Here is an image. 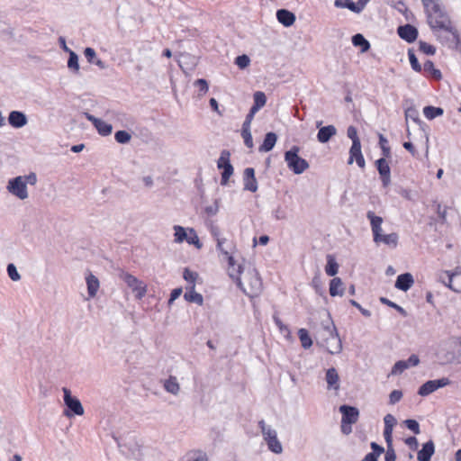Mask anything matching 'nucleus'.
I'll return each mask as SVG.
<instances>
[{
	"instance_id": "1",
	"label": "nucleus",
	"mask_w": 461,
	"mask_h": 461,
	"mask_svg": "<svg viewBox=\"0 0 461 461\" xmlns=\"http://www.w3.org/2000/svg\"><path fill=\"white\" fill-rule=\"evenodd\" d=\"M422 3L427 13L428 23L431 29L438 30L452 24L438 0H422Z\"/></svg>"
},
{
	"instance_id": "2",
	"label": "nucleus",
	"mask_w": 461,
	"mask_h": 461,
	"mask_svg": "<svg viewBox=\"0 0 461 461\" xmlns=\"http://www.w3.org/2000/svg\"><path fill=\"white\" fill-rule=\"evenodd\" d=\"M237 285L245 294L253 298L260 294L263 289L261 278L255 268H249L243 278L237 277Z\"/></svg>"
},
{
	"instance_id": "3",
	"label": "nucleus",
	"mask_w": 461,
	"mask_h": 461,
	"mask_svg": "<svg viewBox=\"0 0 461 461\" xmlns=\"http://www.w3.org/2000/svg\"><path fill=\"white\" fill-rule=\"evenodd\" d=\"M36 183L37 176L32 172L25 176H18L9 179L6 189L12 195L20 200H25L29 196L27 185H34Z\"/></svg>"
},
{
	"instance_id": "4",
	"label": "nucleus",
	"mask_w": 461,
	"mask_h": 461,
	"mask_svg": "<svg viewBox=\"0 0 461 461\" xmlns=\"http://www.w3.org/2000/svg\"><path fill=\"white\" fill-rule=\"evenodd\" d=\"M322 346L326 347L329 353L339 354L342 350L341 340L336 331L335 325L331 322L323 326L320 332Z\"/></svg>"
},
{
	"instance_id": "5",
	"label": "nucleus",
	"mask_w": 461,
	"mask_h": 461,
	"mask_svg": "<svg viewBox=\"0 0 461 461\" xmlns=\"http://www.w3.org/2000/svg\"><path fill=\"white\" fill-rule=\"evenodd\" d=\"M258 428L268 450L276 455L281 454L283 452V446L277 438V431L270 425H267L264 420L258 421Z\"/></svg>"
},
{
	"instance_id": "6",
	"label": "nucleus",
	"mask_w": 461,
	"mask_h": 461,
	"mask_svg": "<svg viewBox=\"0 0 461 461\" xmlns=\"http://www.w3.org/2000/svg\"><path fill=\"white\" fill-rule=\"evenodd\" d=\"M121 452L132 458L140 461L143 457L142 447L133 435H128L118 443Z\"/></svg>"
},
{
	"instance_id": "7",
	"label": "nucleus",
	"mask_w": 461,
	"mask_h": 461,
	"mask_svg": "<svg viewBox=\"0 0 461 461\" xmlns=\"http://www.w3.org/2000/svg\"><path fill=\"white\" fill-rule=\"evenodd\" d=\"M299 151L300 148L298 146H293L291 149L285 153V161L288 168L296 175L303 173L309 167V163L299 157Z\"/></svg>"
},
{
	"instance_id": "8",
	"label": "nucleus",
	"mask_w": 461,
	"mask_h": 461,
	"mask_svg": "<svg viewBox=\"0 0 461 461\" xmlns=\"http://www.w3.org/2000/svg\"><path fill=\"white\" fill-rule=\"evenodd\" d=\"M62 391L64 393V402L68 409L64 411V415L67 417H71L73 415H83L84 408L80 401L77 397L71 395L69 389L63 387Z\"/></svg>"
},
{
	"instance_id": "9",
	"label": "nucleus",
	"mask_w": 461,
	"mask_h": 461,
	"mask_svg": "<svg viewBox=\"0 0 461 461\" xmlns=\"http://www.w3.org/2000/svg\"><path fill=\"white\" fill-rule=\"evenodd\" d=\"M436 31L438 32V38L443 44L447 45L450 49L457 48L459 44V36L457 31L452 26V24Z\"/></svg>"
},
{
	"instance_id": "10",
	"label": "nucleus",
	"mask_w": 461,
	"mask_h": 461,
	"mask_svg": "<svg viewBox=\"0 0 461 461\" xmlns=\"http://www.w3.org/2000/svg\"><path fill=\"white\" fill-rule=\"evenodd\" d=\"M120 278L135 293L136 298L141 299L145 296L147 286L142 281L126 272H122Z\"/></svg>"
},
{
	"instance_id": "11",
	"label": "nucleus",
	"mask_w": 461,
	"mask_h": 461,
	"mask_svg": "<svg viewBox=\"0 0 461 461\" xmlns=\"http://www.w3.org/2000/svg\"><path fill=\"white\" fill-rule=\"evenodd\" d=\"M230 152L228 150H222L221 156L217 161V167L222 169L221 185H226L229 182L230 177L233 174V167L230 162Z\"/></svg>"
},
{
	"instance_id": "12",
	"label": "nucleus",
	"mask_w": 461,
	"mask_h": 461,
	"mask_svg": "<svg viewBox=\"0 0 461 461\" xmlns=\"http://www.w3.org/2000/svg\"><path fill=\"white\" fill-rule=\"evenodd\" d=\"M451 381L447 377H442L437 380H429L424 383L418 391V393L420 396H428L429 394L434 393L439 388L445 387L450 384Z\"/></svg>"
},
{
	"instance_id": "13",
	"label": "nucleus",
	"mask_w": 461,
	"mask_h": 461,
	"mask_svg": "<svg viewBox=\"0 0 461 461\" xmlns=\"http://www.w3.org/2000/svg\"><path fill=\"white\" fill-rule=\"evenodd\" d=\"M86 118L94 124L98 133L102 136H108L112 133L113 127L111 124L87 113H86Z\"/></svg>"
},
{
	"instance_id": "14",
	"label": "nucleus",
	"mask_w": 461,
	"mask_h": 461,
	"mask_svg": "<svg viewBox=\"0 0 461 461\" xmlns=\"http://www.w3.org/2000/svg\"><path fill=\"white\" fill-rule=\"evenodd\" d=\"M339 411L342 414V420L344 423L354 424L357 421L359 417V411L356 407L348 405H341Z\"/></svg>"
},
{
	"instance_id": "15",
	"label": "nucleus",
	"mask_w": 461,
	"mask_h": 461,
	"mask_svg": "<svg viewBox=\"0 0 461 461\" xmlns=\"http://www.w3.org/2000/svg\"><path fill=\"white\" fill-rule=\"evenodd\" d=\"M354 159L356 160L357 166L361 168L365 167V158L361 152V142L356 141L352 142V146L349 149V158L348 164H352Z\"/></svg>"
},
{
	"instance_id": "16",
	"label": "nucleus",
	"mask_w": 461,
	"mask_h": 461,
	"mask_svg": "<svg viewBox=\"0 0 461 461\" xmlns=\"http://www.w3.org/2000/svg\"><path fill=\"white\" fill-rule=\"evenodd\" d=\"M385 158H381L376 160L377 170L381 176L384 186H387L391 182L390 167Z\"/></svg>"
},
{
	"instance_id": "17",
	"label": "nucleus",
	"mask_w": 461,
	"mask_h": 461,
	"mask_svg": "<svg viewBox=\"0 0 461 461\" xmlns=\"http://www.w3.org/2000/svg\"><path fill=\"white\" fill-rule=\"evenodd\" d=\"M244 189L256 192L258 190V182L255 177V170L252 167H247L243 174Z\"/></svg>"
},
{
	"instance_id": "18",
	"label": "nucleus",
	"mask_w": 461,
	"mask_h": 461,
	"mask_svg": "<svg viewBox=\"0 0 461 461\" xmlns=\"http://www.w3.org/2000/svg\"><path fill=\"white\" fill-rule=\"evenodd\" d=\"M8 122L14 128H22L28 123L25 113L20 111H12L8 115Z\"/></svg>"
},
{
	"instance_id": "19",
	"label": "nucleus",
	"mask_w": 461,
	"mask_h": 461,
	"mask_svg": "<svg viewBox=\"0 0 461 461\" xmlns=\"http://www.w3.org/2000/svg\"><path fill=\"white\" fill-rule=\"evenodd\" d=\"M398 34L402 40H405L408 42H412L417 39L418 31L414 26L405 24L403 26H399Z\"/></svg>"
},
{
	"instance_id": "20",
	"label": "nucleus",
	"mask_w": 461,
	"mask_h": 461,
	"mask_svg": "<svg viewBox=\"0 0 461 461\" xmlns=\"http://www.w3.org/2000/svg\"><path fill=\"white\" fill-rule=\"evenodd\" d=\"M384 438L386 443H390V441H393V427L396 425L397 421L393 415L386 414L384 418Z\"/></svg>"
},
{
	"instance_id": "21",
	"label": "nucleus",
	"mask_w": 461,
	"mask_h": 461,
	"mask_svg": "<svg viewBox=\"0 0 461 461\" xmlns=\"http://www.w3.org/2000/svg\"><path fill=\"white\" fill-rule=\"evenodd\" d=\"M414 284V279L411 274L405 273L397 276L395 287L403 292L408 291Z\"/></svg>"
},
{
	"instance_id": "22",
	"label": "nucleus",
	"mask_w": 461,
	"mask_h": 461,
	"mask_svg": "<svg viewBox=\"0 0 461 461\" xmlns=\"http://www.w3.org/2000/svg\"><path fill=\"white\" fill-rule=\"evenodd\" d=\"M325 380L329 390L338 391L339 389V376L334 367H330L326 371Z\"/></svg>"
},
{
	"instance_id": "23",
	"label": "nucleus",
	"mask_w": 461,
	"mask_h": 461,
	"mask_svg": "<svg viewBox=\"0 0 461 461\" xmlns=\"http://www.w3.org/2000/svg\"><path fill=\"white\" fill-rule=\"evenodd\" d=\"M435 452V446L432 440H429L422 445V448L417 454L419 461H430L431 456Z\"/></svg>"
},
{
	"instance_id": "24",
	"label": "nucleus",
	"mask_w": 461,
	"mask_h": 461,
	"mask_svg": "<svg viewBox=\"0 0 461 461\" xmlns=\"http://www.w3.org/2000/svg\"><path fill=\"white\" fill-rule=\"evenodd\" d=\"M336 134L337 129L333 125L321 127L317 133V140L321 143H326Z\"/></svg>"
},
{
	"instance_id": "25",
	"label": "nucleus",
	"mask_w": 461,
	"mask_h": 461,
	"mask_svg": "<svg viewBox=\"0 0 461 461\" xmlns=\"http://www.w3.org/2000/svg\"><path fill=\"white\" fill-rule=\"evenodd\" d=\"M450 348L452 351L450 353V357H447V360L461 364V339H453L450 343Z\"/></svg>"
},
{
	"instance_id": "26",
	"label": "nucleus",
	"mask_w": 461,
	"mask_h": 461,
	"mask_svg": "<svg viewBox=\"0 0 461 461\" xmlns=\"http://www.w3.org/2000/svg\"><path fill=\"white\" fill-rule=\"evenodd\" d=\"M375 243H384L389 247L395 248L398 244V235L395 232L390 234L378 233V237H374Z\"/></svg>"
},
{
	"instance_id": "27",
	"label": "nucleus",
	"mask_w": 461,
	"mask_h": 461,
	"mask_svg": "<svg viewBox=\"0 0 461 461\" xmlns=\"http://www.w3.org/2000/svg\"><path fill=\"white\" fill-rule=\"evenodd\" d=\"M334 5L338 8H348L357 14H359L364 8L363 3L356 4L352 0H335Z\"/></svg>"
},
{
	"instance_id": "28",
	"label": "nucleus",
	"mask_w": 461,
	"mask_h": 461,
	"mask_svg": "<svg viewBox=\"0 0 461 461\" xmlns=\"http://www.w3.org/2000/svg\"><path fill=\"white\" fill-rule=\"evenodd\" d=\"M276 18L280 23L285 27L293 25L295 22V15L285 9H280L276 12Z\"/></svg>"
},
{
	"instance_id": "29",
	"label": "nucleus",
	"mask_w": 461,
	"mask_h": 461,
	"mask_svg": "<svg viewBox=\"0 0 461 461\" xmlns=\"http://www.w3.org/2000/svg\"><path fill=\"white\" fill-rule=\"evenodd\" d=\"M366 217L370 220L373 237H378V233L382 231L383 218L376 216L372 211H368Z\"/></svg>"
},
{
	"instance_id": "30",
	"label": "nucleus",
	"mask_w": 461,
	"mask_h": 461,
	"mask_svg": "<svg viewBox=\"0 0 461 461\" xmlns=\"http://www.w3.org/2000/svg\"><path fill=\"white\" fill-rule=\"evenodd\" d=\"M457 276V271H454L452 273L448 271H445L440 276L439 280L449 289L453 290L454 292H461V288L456 287L454 285V279Z\"/></svg>"
},
{
	"instance_id": "31",
	"label": "nucleus",
	"mask_w": 461,
	"mask_h": 461,
	"mask_svg": "<svg viewBox=\"0 0 461 461\" xmlns=\"http://www.w3.org/2000/svg\"><path fill=\"white\" fill-rule=\"evenodd\" d=\"M86 285H87L88 295H89V297L93 298L96 295L97 291L99 289V286H100L99 280L93 274H89L86 277Z\"/></svg>"
},
{
	"instance_id": "32",
	"label": "nucleus",
	"mask_w": 461,
	"mask_h": 461,
	"mask_svg": "<svg viewBox=\"0 0 461 461\" xmlns=\"http://www.w3.org/2000/svg\"><path fill=\"white\" fill-rule=\"evenodd\" d=\"M185 301L189 303H195L198 305H202L203 303V295L194 291V285H190L186 288V292L184 294Z\"/></svg>"
},
{
	"instance_id": "33",
	"label": "nucleus",
	"mask_w": 461,
	"mask_h": 461,
	"mask_svg": "<svg viewBox=\"0 0 461 461\" xmlns=\"http://www.w3.org/2000/svg\"><path fill=\"white\" fill-rule=\"evenodd\" d=\"M276 140H277V136L276 133H274V132L267 133L262 145L258 148V150L260 152L270 151L275 147Z\"/></svg>"
},
{
	"instance_id": "34",
	"label": "nucleus",
	"mask_w": 461,
	"mask_h": 461,
	"mask_svg": "<svg viewBox=\"0 0 461 461\" xmlns=\"http://www.w3.org/2000/svg\"><path fill=\"white\" fill-rule=\"evenodd\" d=\"M330 294L342 296L344 294L343 283L339 277H334L330 283Z\"/></svg>"
},
{
	"instance_id": "35",
	"label": "nucleus",
	"mask_w": 461,
	"mask_h": 461,
	"mask_svg": "<svg viewBox=\"0 0 461 461\" xmlns=\"http://www.w3.org/2000/svg\"><path fill=\"white\" fill-rule=\"evenodd\" d=\"M164 389L174 395L178 394L180 391V385L176 376L170 375L168 379L164 382Z\"/></svg>"
},
{
	"instance_id": "36",
	"label": "nucleus",
	"mask_w": 461,
	"mask_h": 461,
	"mask_svg": "<svg viewBox=\"0 0 461 461\" xmlns=\"http://www.w3.org/2000/svg\"><path fill=\"white\" fill-rule=\"evenodd\" d=\"M370 447L373 452L366 455L362 461H377L380 455L384 452V448L375 442H372Z\"/></svg>"
},
{
	"instance_id": "37",
	"label": "nucleus",
	"mask_w": 461,
	"mask_h": 461,
	"mask_svg": "<svg viewBox=\"0 0 461 461\" xmlns=\"http://www.w3.org/2000/svg\"><path fill=\"white\" fill-rule=\"evenodd\" d=\"M352 43L356 47H360L361 52H366L370 48L369 42L360 33H357L352 37Z\"/></svg>"
},
{
	"instance_id": "38",
	"label": "nucleus",
	"mask_w": 461,
	"mask_h": 461,
	"mask_svg": "<svg viewBox=\"0 0 461 461\" xmlns=\"http://www.w3.org/2000/svg\"><path fill=\"white\" fill-rule=\"evenodd\" d=\"M174 230V241L176 243H182L184 240L187 239L188 229H185L180 225H175L173 227Z\"/></svg>"
},
{
	"instance_id": "39",
	"label": "nucleus",
	"mask_w": 461,
	"mask_h": 461,
	"mask_svg": "<svg viewBox=\"0 0 461 461\" xmlns=\"http://www.w3.org/2000/svg\"><path fill=\"white\" fill-rule=\"evenodd\" d=\"M225 239H218V249L226 257L228 260V267H233L236 262L231 255V252L228 249H224L223 243Z\"/></svg>"
},
{
	"instance_id": "40",
	"label": "nucleus",
	"mask_w": 461,
	"mask_h": 461,
	"mask_svg": "<svg viewBox=\"0 0 461 461\" xmlns=\"http://www.w3.org/2000/svg\"><path fill=\"white\" fill-rule=\"evenodd\" d=\"M339 271V265L335 261L332 256L329 255L327 257V265L325 267V272L330 276H334Z\"/></svg>"
},
{
	"instance_id": "41",
	"label": "nucleus",
	"mask_w": 461,
	"mask_h": 461,
	"mask_svg": "<svg viewBox=\"0 0 461 461\" xmlns=\"http://www.w3.org/2000/svg\"><path fill=\"white\" fill-rule=\"evenodd\" d=\"M423 113L427 119L432 120L438 116L442 115L443 109L440 107L426 106L423 109Z\"/></svg>"
},
{
	"instance_id": "42",
	"label": "nucleus",
	"mask_w": 461,
	"mask_h": 461,
	"mask_svg": "<svg viewBox=\"0 0 461 461\" xmlns=\"http://www.w3.org/2000/svg\"><path fill=\"white\" fill-rule=\"evenodd\" d=\"M68 54V68L77 74L79 71L78 56L75 51H70Z\"/></svg>"
},
{
	"instance_id": "43",
	"label": "nucleus",
	"mask_w": 461,
	"mask_h": 461,
	"mask_svg": "<svg viewBox=\"0 0 461 461\" xmlns=\"http://www.w3.org/2000/svg\"><path fill=\"white\" fill-rule=\"evenodd\" d=\"M298 335L303 348H309L312 347V340L305 329H300L298 330Z\"/></svg>"
},
{
	"instance_id": "44",
	"label": "nucleus",
	"mask_w": 461,
	"mask_h": 461,
	"mask_svg": "<svg viewBox=\"0 0 461 461\" xmlns=\"http://www.w3.org/2000/svg\"><path fill=\"white\" fill-rule=\"evenodd\" d=\"M423 70L426 72V73H429L431 74V76L435 78V79H440L441 78V72L435 68L434 67V64L432 61L430 60H427L424 65H423Z\"/></svg>"
},
{
	"instance_id": "45",
	"label": "nucleus",
	"mask_w": 461,
	"mask_h": 461,
	"mask_svg": "<svg viewBox=\"0 0 461 461\" xmlns=\"http://www.w3.org/2000/svg\"><path fill=\"white\" fill-rule=\"evenodd\" d=\"M272 215L276 221L286 220L288 218L287 208L283 205H278L273 210Z\"/></svg>"
},
{
	"instance_id": "46",
	"label": "nucleus",
	"mask_w": 461,
	"mask_h": 461,
	"mask_svg": "<svg viewBox=\"0 0 461 461\" xmlns=\"http://www.w3.org/2000/svg\"><path fill=\"white\" fill-rule=\"evenodd\" d=\"M188 244L194 245L197 249L202 248V243L199 240V238L193 228L188 229L187 239L185 240Z\"/></svg>"
},
{
	"instance_id": "47",
	"label": "nucleus",
	"mask_w": 461,
	"mask_h": 461,
	"mask_svg": "<svg viewBox=\"0 0 461 461\" xmlns=\"http://www.w3.org/2000/svg\"><path fill=\"white\" fill-rule=\"evenodd\" d=\"M194 86H197L199 88V92H198L199 98H202L209 90L208 83L203 78H199V79L195 80L194 83Z\"/></svg>"
},
{
	"instance_id": "48",
	"label": "nucleus",
	"mask_w": 461,
	"mask_h": 461,
	"mask_svg": "<svg viewBox=\"0 0 461 461\" xmlns=\"http://www.w3.org/2000/svg\"><path fill=\"white\" fill-rule=\"evenodd\" d=\"M379 145L384 158H389L391 155V149L388 146L387 139L383 134H379Z\"/></svg>"
},
{
	"instance_id": "49",
	"label": "nucleus",
	"mask_w": 461,
	"mask_h": 461,
	"mask_svg": "<svg viewBox=\"0 0 461 461\" xmlns=\"http://www.w3.org/2000/svg\"><path fill=\"white\" fill-rule=\"evenodd\" d=\"M115 140L118 143L125 144L131 140V134L126 131H118L114 134Z\"/></svg>"
},
{
	"instance_id": "50",
	"label": "nucleus",
	"mask_w": 461,
	"mask_h": 461,
	"mask_svg": "<svg viewBox=\"0 0 461 461\" xmlns=\"http://www.w3.org/2000/svg\"><path fill=\"white\" fill-rule=\"evenodd\" d=\"M380 302L384 304H386L392 308H394L398 312H400L403 317H406L407 316V312L406 311L401 307L400 305L396 304L395 303L393 302H391L390 300H388L387 298H384V297H381L380 298Z\"/></svg>"
},
{
	"instance_id": "51",
	"label": "nucleus",
	"mask_w": 461,
	"mask_h": 461,
	"mask_svg": "<svg viewBox=\"0 0 461 461\" xmlns=\"http://www.w3.org/2000/svg\"><path fill=\"white\" fill-rule=\"evenodd\" d=\"M267 97L266 95L261 91H257L254 94V104L260 109L266 104Z\"/></svg>"
},
{
	"instance_id": "52",
	"label": "nucleus",
	"mask_w": 461,
	"mask_h": 461,
	"mask_svg": "<svg viewBox=\"0 0 461 461\" xmlns=\"http://www.w3.org/2000/svg\"><path fill=\"white\" fill-rule=\"evenodd\" d=\"M407 368L408 367L404 360L397 361L391 370V375H395L398 374H402Z\"/></svg>"
},
{
	"instance_id": "53",
	"label": "nucleus",
	"mask_w": 461,
	"mask_h": 461,
	"mask_svg": "<svg viewBox=\"0 0 461 461\" xmlns=\"http://www.w3.org/2000/svg\"><path fill=\"white\" fill-rule=\"evenodd\" d=\"M241 136L244 140V144L251 149L253 148V139L249 129H242L241 130Z\"/></svg>"
},
{
	"instance_id": "54",
	"label": "nucleus",
	"mask_w": 461,
	"mask_h": 461,
	"mask_svg": "<svg viewBox=\"0 0 461 461\" xmlns=\"http://www.w3.org/2000/svg\"><path fill=\"white\" fill-rule=\"evenodd\" d=\"M250 63V59L247 55H240L235 59V64L241 69L246 68Z\"/></svg>"
},
{
	"instance_id": "55",
	"label": "nucleus",
	"mask_w": 461,
	"mask_h": 461,
	"mask_svg": "<svg viewBox=\"0 0 461 461\" xmlns=\"http://www.w3.org/2000/svg\"><path fill=\"white\" fill-rule=\"evenodd\" d=\"M183 461H208L206 456L201 453H189L187 454Z\"/></svg>"
},
{
	"instance_id": "56",
	"label": "nucleus",
	"mask_w": 461,
	"mask_h": 461,
	"mask_svg": "<svg viewBox=\"0 0 461 461\" xmlns=\"http://www.w3.org/2000/svg\"><path fill=\"white\" fill-rule=\"evenodd\" d=\"M387 449L384 456V461H395L396 460V453L393 447V441L390 443H386Z\"/></svg>"
},
{
	"instance_id": "57",
	"label": "nucleus",
	"mask_w": 461,
	"mask_h": 461,
	"mask_svg": "<svg viewBox=\"0 0 461 461\" xmlns=\"http://www.w3.org/2000/svg\"><path fill=\"white\" fill-rule=\"evenodd\" d=\"M404 424L414 434L418 435L420 433V424L418 423L417 420L409 419V420H404Z\"/></svg>"
},
{
	"instance_id": "58",
	"label": "nucleus",
	"mask_w": 461,
	"mask_h": 461,
	"mask_svg": "<svg viewBox=\"0 0 461 461\" xmlns=\"http://www.w3.org/2000/svg\"><path fill=\"white\" fill-rule=\"evenodd\" d=\"M405 119L406 121L411 119L415 122H420V120L419 118V113L415 108H409L405 111Z\"/></svg>"
},
{
	"instance_id": "59",
	"label": "nucleus",
	"mask_w": 461,
	"mask_h": 461,
	"mask_svg": "<svg viewBox=\"0 0 461 461\" xmlns=\"http://www.w3.org/2000/svg\"><path fill=\"white\" fill-rule=\"evenodd\" d=\"M7 274L13 281H19L21 279V276L14 264L7 266Z\"/></svg>"
},
{
	"instance_id": "60",
	"label": "nucleus",
	"mask_w": 461,
	"mask_h": 461,
	"mask_svg": "<svg viewBox=\"0 0 461 461\" xmlns=\"http://www.w3.org/2000/svg\"><path fill=\"white\" fill-rule=\"evenodd\" d=\"M228 273L230 278L237 282V277L242 273V267L240 265H235L233 267H228Z\"/></svg>"
},
{
	"instance_id": "61",
	"label": "nucleus",
	"mask_w": 461,
	"mask_h": 461,
	"mask_svg": "<svg viewBox=\"0 0 461 461\" xmlns=\"http://www.w3.org/2000/svg\"><path fill=\"white\" fill-rule=\"evenodd\" d=\"M420 50L428 55H433L436 52L434 46L424 41L420 42Z\"/></svg>"
},
{
	"instance_id": "62",
	"label": "nucleus",
	"mask_w": 461,
	"mask_h": 461,
	"mask_svg": "<svg viewBox=\"0 0 461 461\" xmlns=\"http://www.w3.org/2000/svg\"><path fill=\"white\" fill-rule=\"evenodd\" d=\"M408 54H409V59H410V63H411L412 69H414L417 72H420L422 68H421L420 64L419 63L414 53L411 51H409Z\"/></svg>"
},
{
	"instance_id": "63",
	"label": "nucleus",
	"mask_w": 461,
	"mask_h": 461,
	"mask_svg": "<svg viewBox=\"0 0 461 461\" xmlns=\"http://www.w3.org/2000/svg\"><path fill=\"white\" fill-rule=\"evenodd\" d=\"M185 280L192 285H194V282L197 278V273L185 268L183 275Z\"/></svg>"
},
{
	"instance_id": "64",
	"label": "nucleus",
	"mask_w": 461,
	"mask_h": 461,
	"mask_svg": "<svg viewBox=\"0 0 461 461\" xmlns=\"http://www.w3.org/2000/svg\"><path fill=\"white\" fill-rule=\"evenodd\" d=\"M84 54L86 59L89 63H94L95 59H96V53L95 50L93 48L87 47L84 50Z\"/></svg>"
}]
</instances>
